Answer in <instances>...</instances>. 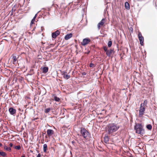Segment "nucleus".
Masks as SVG:
<instances>
[{
	"mask_svg": "<svg viewBox=\"0 0 157 157\" xmlns=\"http://www.w3.org/2000/svg\"><path fill=\"white\" fill-rule=\"evenodd\" d=\"M125 8L127 9H129V5L128 2H125Z\"/></svg>",
	"mask_w": 157,
	"mask_h": 157,
	"instance_id": "obj_19",
	"label": "nucleus"
},
{
	"mask_svg": "<svg viewBox=\"0 0 157 157\" xmlns=\"http://www.w3.org/2000/svg\"><path fill=\"white\" fill-rule=\"evenodd\" d=\"M113 52V50L112 49H110L108 50L106 52V55L109 57L110 56L111 54Z\"/></svg>",
	"mask_w": 157,
	"mask_h": 157,
	"instance_id": "obj_13",
	"label": "nucleus"
},
{
	"mask_svg": "<svg viewBox=\"0 0 157 157\" xmlns=\"http://www.w3.org/2000/svg\"><path fill=\"white\" fill-rule=\"evenodd\" d=\"M0 155L4 157H6V154L3 151H0Z\"/></svg>",
	"mask_w": 157,
	"mask_h": 157,
	"instance_id": "obj_18",
	"label": "nucleus"
},
{
	"mask_svg": "<svg viewBox=\"0 0 157 157\" xmlns=\"http://www.w3.org/2000/svg\"><path fill=\"white\" fill-rule=\"evenodd\" d=\"M147 100H145L144 101V103H142L140 104V106L145 107L146 106H147Z\"/></svg>",
	"mask_w": 157,
	"mask_h": 157,
	"instance_id": "obj_15",
	"label": "nucleus"
},
{
	"mask_svg": "<svg viewBox=\"0 0 157 157\" xmlns=\"http://www.w3.org/2000/svg\"><path fill=\"white\" fill-rule=\"evenodd\" d=\"M136 133L138 134L143 135L144 133V131L141 124L139 123L136 124L134 126Z\"/></svg>",
	"mask_w": 157,
	"mask_h": 157,
	"instance_id": "obj_2",
	"label": "nucleus"
},
{
	"mask_svg": "<svg viewBox=\"0 0 157 157\" xmlns=\"http://www.w3.org/2000/svg\"><path fill=\"white\" fill-rule=\"evenodd\" d=\"M21 157H25V156L23 155V156H21Z\"/></svg>",
	"mask_w": 157,
	"mask_h": 157,
	"instance_id": "obj_35",
	"label": "nucleus"
},
{
	"mask_svg": "<svg viewBox=\"0 0 157 157\" xmlns=\"http://www.w3.org/2000/svg\"><path fill=\"white\" fill-rule=\"evenodd\" d=\"M147 128L149 130H151L152 129V126L150 124H148L146 126Z\"/></svg>",
	"mask_w": 157,
	"mask_h": 157,
	"instance_id": "obj_22",
	"label": "nucleus"
},
{
	"mask_svg": "<svg viewBox=\"0 0 157 157\" xmlns=\"http://www.w3.org/2000/svg\"><path fill=\"white\" fill-rule=\"evenodd\" d=\"M145 110V107H143L140 106L139 110V116L140 117H142L143 115L144 114Z\"/></svg>",
	"mask_w": 157,
	"mask_h": 157,
	"instance_id": "obj_4",
	"label": "nucleus"
},
{
	"mask_svg": "<svg viewBox=\"0 0 157 157\" xmlns=\"http://www.w3.org/2000/svg\"><path fill=\"white\" fill-rule=\"evenodd\" d=\"M2 144L1 143H0V146H2Z\"/></svg>",
	"mask_w": 157,
	"mask_h": 157,
	"instance_id": "obj_34",
	"label": "nucleus"
},
{
	"mask_svg": "<svg viewBox=\"0 0 157 157\" xmlns=\"http://www.w3.org/2000/svg\"><path fill=\"white\" fill-rule=\"evenodd\" d=\"M104 142L105 143H107L109 140V138L108 136H105L104 137Z\"/></svg>",
	"mask_w": 157,
	"mask_h": 157,
	"instance_id": "obj_16",
	"label": "nucleus"
},
{
	"mask_svg": "<svg viewBox=\"0 0 157 157\" xmlns=\"http://www.w3.org/2000/svg\"><path fill=\"white\" fill-rule=\"evenodd\" d=\"M82 74L83 75H86V73L85 72H83Z\"/></svg>",
	"mask_w": 157,
	"mask_h": 157,
	"instance_id": "obj_31",
	"label": "nucleus"
},
{
	"mask_svg": "<svg viewBox=\"0 0 157 157\" xmlns=\"http://www.w3.org/2000/svg\"><path fill=\"white\" fill-rule=\"evenodd\" d=\"M37 14H36V15H35V16H34V17H33V18L34 19H35L36 18V17H37Z\"/></svg>",
	"mask_w": 157,
	"mask_h": 157,
	"instance_id": "obj_30",
	"label": "nucleus"
},
{
	"mask_svg": "<svg viewBox=\"0 0 157 157\" xmlns=\"http://www.w3.org/2000/svg\"><path fill=\"white\" fill-rule=\"evenodd\" d=\"M14 148L15 149L19 150L21 149V147L19 145L18 146H14Z\"/></svg>",
	"mask_w": 157,
	"mask_h": 157,
	"instance_id": "obj_23",
	"label": "nucleus"
},
{
	"mask_svg": "<svg viewBox=\"0 0 157 157\" xmlns=\"http://www.w3.org/2000/svg\"><path fill=\"white\" fill-rule=\"evenodd\" d=\"M9 111L10 114L13 115L16 113V110L12 107L10 108L9 109Z\"/></svg>",
	"mask_w": 157,
	"mask_h": 157,
	"instance_id": "obj_9",
	"label": "nucleus"
},
{
	"mask_svg": "<svg viewBox=\"0 0 157 157\" xmlns=\"http://www.w3.org/2000/svg\"><path fill=\"white\" fill-rule=\"evenodd\" d=\"M138 38L140 42V44L141 45H143L144 44V38L142 36L141 33L139 32L138 34Z\"/></svg>",
	"mask_w": 157,
	"mask_h": 157,
	"instance_id": "obj_6",
	"label": "nucleus"
},
{
	"mask_svg": "<svg viewBox=\"0 0 157 157\" xmlns=\"http://www.w3.org/2000/svg\"><path fill=\"white\" fill-rule=\"evenodd\" d=\"M9 145L10 147H12L13 146V144L11 143H10Z\"/></svg>",
	"mask_w": 157,
	"mask_h": 157,
	"instance_id": "obj_32",
	"label": "nucleus"
},
{
	"mask_svg": "<svg viewBox=\"0 0 157 157\" xmlns=\"http://www.w3.org/2000/svg\"><path fill=\"white\" fill-rule=\"evenodd\" d=\"M47 133L48 135L50 136L54 134V132L52 130L48 129L47 130Z\"/></svg>",
	"mask_w": 157,
	"mask_h": 157,
	"instance_id": "obj_11",
	"label": "nucleus"
},
{
	"mask_svg": "<svg viewBox=\"0 0 157 157\" xmlns=\"http://www.w3.org/2000/svg\"><path fill=\"white\" fill-rule=\"evenodd\" d=\"M4 148L6 150L8 151H10L11 150V149L10 147H8L6 145H5L4 146Z\"/></svg>",
	"mask_w": 157,
	"mask_h": 157,
	"instance_id": "obj_17",
	"label": "nucleus"
},
{
	"mask_svg": "<svg viewBox=\"0 0 157 157\" xmlns=\"http://www.w3.org/2000/svg\"><path fill=\"white\" fill-rule=\"evenodd\" d=\"M94 65V64L92 63H90V67H93Z\"/></svg>",
	"mask_w": 157,
	"mask_h": 157,
	"instance_id": "obj_29",
	"label": "nucleus"
},
{
	"mask_svg": "<svg viewBox=\"0 0 157 157\" xmlns=\"http://www.w3.org/2000/svg\"><path fill=\"white\" fill-rule=\"evenodd\" d=\"M47 149V145L46 144H45L43 145V151H44L45 152L46 151Z\"/></svg>",
	"mask_w": 157,
	"mask_h": 157,
	"instance_id": "obj_21",
	"label": "nucleus"
},
{
	"mask_svg": "<svg viewBox=\"0 0 157 157\" xmlns=\"http://www.w3.org/2000/svg\"><path fill=\"white\" fill-rule=\"evenodd\" d=\"M90 41L91 40L89 38H86L83 40L82 41L81 43V44L82 45L85 46L88 44Z\"/></svg>",
	"mask_w": 157,
	"mask_h": 157,
	"instance_id": "obj_5",
	"label": "nucleus"
},
{
	"mask_svg": "<svg viewBox=\"0 0 157 157\" xmlns=\"http://www.w3.org/2000/svg\"><path fill=\"white\" fill-rule=\"evenodd\" d=\"M40 156H41V155L39 153V154H38V155L36 157H40Z\"/></svg>",
	"mask_w": 157,
	"mask_h": 157,
	"instance_id": "obj_33",
	"label": "nucleus"
},
{
	"mask_svg": "<svg viewBox=\"0 0 157 157\" xmlns=\"http://www.w3.org/2000/svg\"><path fill=\"white\" fill-rule=\"evenodd\" d=\"M48 67H41L40 70L42 71V72L44 73H46L48 71Z\"/></svg>",
	"mask_w": 157,
	"mask_h": 157,
	"instance_id": "obj_10",
	"label": "nucleus"
},
{
	"mask_svg": "<svg viewBox=\"0 0 157 157\" xmlns=\"http://www.w3.org/2000/svg\"><path fill=\"white\" fill-rule=\"evenodd\" d=\"M80 133L81 135L85 139H87L89 137L90 134L89 132L85 128H80Z\"/></svg>",
	"mask_w": 157,
	"mask_h": 157,
	"instance_id": "obj_3",
	"label": "nucleus"
},
{
	"mask_svg": "<svg viewBox=\"0 0 157 157\" xmlns=\"http://www.w3.org/2000/svg\"><path fill=\"white\" fill-rule=\"evenodd\" d=\"M35 19H34L33 18L32 19V20L31 21V23H30V25H32V24H33L34 23V22L35 21Z\"/></svg>",
	"mask_w": 157,
	"mask_h": 157,
	"instance_id": "obj_26",
	"label": "nucleus"
},
{
	"mask_svg": "<svg viewBox=\"0 0 157 157\" xmlns=\"http://www.w3.org/2000/svg\"><path fill=\"white\" fill-rule=\"evenodd\" d=\"M112 44V42L111 41H109L108 43V47H110L111 46Z\"/></svg>",
	"mask_w": 157,
	"mask_h": 157,
	"instance_id": "obj_25",
	"label": "nucleus"
},
{
	"mask_svg": "<svg viewBox=\"0 0 157 157\" xmlns=\"http://www.w3.org/2000/svg\"><path fill=\"white\" fill-rule=\"evenodd\" d=\"M60 32L59 30H56L55 32L53 33L52 34V37L53 38H56L59 34Z\"/></svg>",
	"mask_w": 157,
	"mask_h": 157,
	"instance_id": "obj_7",
	"label": "nucleus"
},
{
	"mask_svg": "<svg viewBox=\"0 0 157 157\" xmlns=\"http://www.w3.org/2000/svg\"><path fill=\"white\" fill-rule=\"evenodd\" d=\"M119 128V125L116 124L114 123L109 124L106 126V132L108 134L112 135L113 132H116Z\"/></svg>",
	"mask_w": 157,
	"mask_h": 157,
	"instance_id": "obj_1",
	"label": "nucleus"
},
{
	"mask_svg": "<svg viewBox=\"0 0 157 157\" xmlns=\"http://www.w3.org/2000/svg\"><path fill=\"white\" fill-rule=\"evenodd\" d=\"M105 19L103 18L101 21L98 24V29H100V27L102 26L105 23Z\"/></svg>",
	"mask_w": 157,
	"mask_h": 157,
	"instance_id": "obj_8",
	"label": "nucleus"
},
{
	"mask_svg": "<svg viewBox=\"0 0 157 157\" xmlns=\"http://www.w3.org/2000/svg\"><path fill=\"white\" fill-rule=\"evenodd\" d=\"M13 61L15 62L17 60V57L16 56H13Z\"/></svg>",
	"mask_w": 157,
	"mask_h": 157,
	"instance_id": "obj_27",
	"label": "nucleus"
},
{
	"mask_svg": "<svg viewBox=\"0 0 157 157\" xmlns=\"http://www.w3.org/2000/svg\"><path fill=\"white\" fill-rule=\"evenodd\" d=\"M53 98L54 100L56 101H59L60 100V99L59 98L57 97L56 95H53Z\"/></svg>",
	"mask_w": 157,
	"mask_h": 157,
	"instance_id": "obj_20",
	"label": "nucleus"
},
{
	"mask_svg": "<svg viewBox=\"0 0 157 157\" xmlns=\"http://www.w3.org/2000/svg\"><path fill=\"white\" fill-rule=\"evenodd\" d=\"M50 108H47L45 110V112L46 113H48L50 111Z\"/></svg>",
	"mask_w": 157,
	"mask_h": 157,
	"instance_id": "obj_24",
	"label": "nucleus"
},
{
	"mask_svg": "<svg viewBox=\"0 0 157 157\" xmlns=\"http://www.w3.org/2000/svg\"><path fill=\"white\" fill-rule=\"evenodd\" d=\"M72 36V34L71 33L68 34L66 35L65 36L64 39L66 40H68Z\"/></svg>",
	"mask_w": 157,
	"mask_h": 157,
	"instance_id": "obj_14",
	"label": "nucleus"
},
{
	"mask_svg": "<svg viewBox=\"0 0 157 157\" xmlns=\"http://www.w3.org/2000/svg\"><path fill=\"white\" fill-rule=\"evenodd\" d=\"M103 49L105 52H106L108 50H107V48L105 46L104 47Z\"/></svg>",
	"mask_w": 157,
	"mask_h": 157,
	"instance_id": "obj_28",
	"label": "nucleus"
},
{
	"mask_svg": "<svg viewBox=\"0 0 157 157\" xmlns=\"http://www.w3.org/2000/svg\"><path fill=\"white\" fill-rule=\"evenodd\" d=\"M66 73L67 72L66 71L64 72L62 75H63V77L65 79H68L70 78V76L69 75L66 74Z\"/></svg>",
	"mask_w": 157,
	"mask_h": 157,
	"instance_id": "obj_12",
	"label": "nucleus"
}]
</instances>
